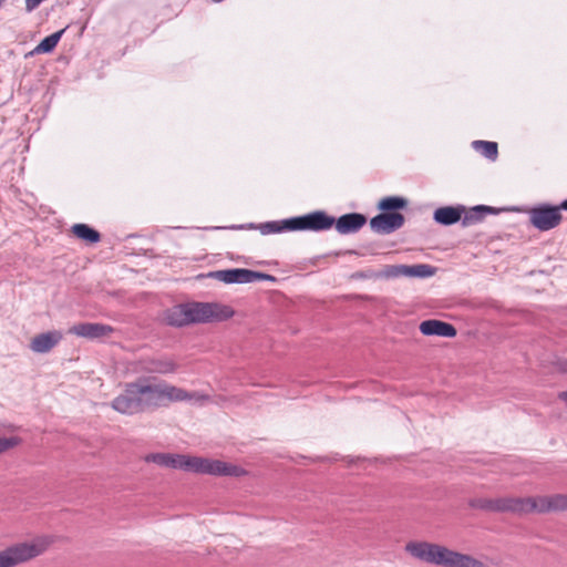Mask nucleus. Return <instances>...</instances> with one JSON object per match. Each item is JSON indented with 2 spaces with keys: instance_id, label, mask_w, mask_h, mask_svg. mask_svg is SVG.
Here are the masks:
<instances>
[{
  "instance_id": "4468645a",
  "label": "nucleus",
  "mask_w": 567,
  "mask_h": 567,
  "mask_svg": "<svg viewBox=\"0 0 567 567\" xmlns=\"http://www.w3.org/2000/svg\"><path fill=\"white\" fill-rule=\"evenodd\" d=\"M367 223V217L359 213H350L334 219L333 225L341 235L359 231Z\"/></svg>"
},
{
  "instance_id": "9b49d317",
  "label": "nucleus",
  "mask_w": 567,
  "mask_h": 567,
  "mask_svg": "<svg viewBox=\"0 0 567 567\" xmlns=\"http://www.w3.org/2000/svg\"><path fill=\"white\" fill-rule=\"evenodd\" d=\"M163 406H168L174 402L190 401L195 404L204 405L210 402V396L202 392H189L183 388L171 384L162 380Z\"/></svg>"
},
{
  "instance_id": "aec40b11",
  "label": "nucleus",
  "mask_w": 567,
  "mask_h": 567,
  "mask_svg": "<svg viewBox=\"0 0 567 567\" xmlns=\"http://www.w3.org/2000/svg\"><path fill=\"white\" fill-rule=\"evenodd\" d=\"M72 233L83 241L95 244L101 239V235L97 230L93 229L86 224H75L72 226Z\"/></svg>"
},
{
  "instance_id": "c756f323",
  "label": "nucleus",
  "mask_w": 567,
  "mask_h": 567,
  "mask_svg": "<svg viewBox=\"0 0 567 567\" xmlns=\"http://www.w3.org/2000/svg\"><path fill=\"white\" fill-rule=\"evenodd\" d=\"M559 369H560L563 372L567 373V359H565V360L560 361V363H559Z\"/></svg>"
},
{
  "instance_id": "39448f33",
  "label": "nucleus",
  "mask_w": 567,
  "mask_h": 567,
  "mask_svg": "<svg viewBox=\"0 0 567 567\" xmlns=\"http://www.w3.org/2000/svg\"><path fill=\"white\" fill-rule=\"evenodd\" d=\"M52 544L48 536L14 543L0 550V567H17L42 555Z\"/></svg>"
},
{
  "instance_id": "1a4fd4ad",
  "label": "nucleus",
  "mask_w": 567,
  "mask_h": 567,
  "mask_svg": "<svg viewBox=\"0 0 567 567\" xmlns=\"http://www.w3.org/2000/svg\"><path fill=\"white\" fill-rule=\"evenodd\" d=\"M178 363L171 357H145L134 362V371L148 374H173L178 370Z\"/></svg>"
},
{
  "instance_id": "b1692460",
  "label": "nucleus",
  "mask_w": 567,
  "mask_h": 567,
  "mask_svg": "<svg viewBox=\"0 0 567 567\" xmlns=\"http://www.w3.org/2000/svg\"><path fill=\"white\" fill-rule=\"evenodd\" d=\"M406 199L398 196H390L382 198L378 204V208L384 210L385 213H392L396 209L406 207Z\"/></svg>"
},
{
  "instance_id": "f03ea898",
  "label": "nucleus",
  "mask_w": 567,
  "mask_h": 567,
  "mask_svg": "<svg viewBox=\"0 0 567 567\" xmlns=\"http://www.w3.org/2000/svg\"><path fill=\"white\" fill-rule=\"evenodd\" d=\"M146 462L155 463L168 468L184 470L198 474L220 476H243L246 471L237 465L219 460H209L198 456H188L171 453H153L145 457Z\"/></svg>"
},
{
  "instance_id": "6ab92c4d",
  "label": "nucleus",
  "mask_w": 567,
  "mask_h": 567,
  "mask_svg": "<svg viewBox=\"0 0 567 567\" xmlns=\"http://www.w3.org/2000/svg\"><path fill=\"white\" fill-rule=\"evenodd\" d=\"M166 321L171 326L175 327L188 326L187 303L177 305L171 308L166 313Z\"/></svg>"
},
{
  "instance_id": "ddd939ff",
  "label": "nucleus",
  "mask_w": 567,
  "mask_h": 567,
  "mask_svg": "<svg viewBox=\"0 0 567 567\" xmlns=\"http://www.w3.org/2000/svg\"><path fill=\"white\" fill-rule=\"evenodd\" d=\"M113 327L99 322H83L70 328L69 333L86 339H100L113 333Z\"/></svg>"
},
{
  "instance_id": "5701e85b",
  "label": "nucleus",
  "mask_w": 567,
  "mask_h": 567,
  "mask_svg": "<svg viewBox=\"0 0 567 567\" xmlns=\"http://www.w3.org/2000/svg\"><path fill=\"white\" fill-rule=\"evenodd\" d=\"M64 33V29L52 33L51 35L44 38L33 50L34 53H49L54 50L58 42L60 41L62 34Z\"/></svg>"
},
{
  "instance_id": "6e6552de",
  "label": "nucleus",
  "mask_w": 567,
  "mask_h": 567,
  "mask_svg": "<svg viewBox=\"0 0 567 567\" xmlns=\"http://www.w3.org/2000/svg\"><path fill=\"white\" fill-rule=\"evenodd\" d=\"M468 506L474 509L492 513H511L522 516V497H473L467 502Z\"/></svg>"
},
{
  "instance_id": "c85d7f7f",
  "label": "nucleus",
  "mask_w": 567,
  "mask_h": 567,
  "mask_svg": "<svg viewBox=\"0 0 567 567\" xmlns=\"http://www.w3.org/2000/svg\"><path fill=\"white\" fill-rule=\"evenodd\" d=\"M43 0H25V10L32 12L35 10Z\"/></svg>"
},
{
  "instance_id": "2f4dec72",
  "label": "nucleus",
  "mask_w": 567,
  "mask_h": 567,
  "mask_svg": "<svg viewBox=\"0 0 567 567\" xmlns=\"http://www.w3.org/2000/svg\"><path fill=\"white\" fill-rule=\"evenodd\" d=\"M559 207H560V210H561V209L567 210V199H566V200H564V202H561V204L559 205Z\"/></svg>"
},
{
  "instance_id": "a211bd4d",
  "label": "nucleus",
  "mask_w": 567,
  "mask_h": 567,
  "mask_svg": "<svg viewBox=\"0 0 567 567\" xmlns=\"http://www.w3.org/2000/svg\"><path fill=\"white\" fill-rule=\"evenodd\" d=\"M463 213L464 206H444L434 212L433 218L437 224L449 226L460 221Z\"/></svg>"
},
{
  "instance_id": "412c9836",
  "label": "nucleus",
  "mask_w": 567,
  "mask_h": 567,
  "mask_svg": "<svg viewBox=\"0 0 567 567\" xmlns=\"http://www.w3.org/2000/svg\"><path fill=\"white\" fill-rule=\"evenodd\" d=\"M404 277L426 278L434 275V267L425 264L408 266L404 265Z\"/></svg>"
},
{
  "instance_id": "393cba45",
  "label": "nucleus",
  "mask_w": 567,
  "mask_h": 567,
  "mask_svg": "<svg viewBox=\"0 0 567 567\" xmlns=\"http://www.w3.org/2000/svg\"><path fill=\"white\" fill-rule=\"evenodd\" d=\"M473 147L475 151H477L480 154L485 156L489 159H495L498 154V146L495 142L489 141H474Z\"/></svg>"
},
{
  "instance_id": "cd10ccee",
  "label": "nucleus",
  "mask_w": 567,
  "mask_h": 567,
  "mask_svg": "<svg viewBox=\"0 0 567 567\" xmlns=\"http://www.w3.org/2000/svg\"><path fill=\"white\" fill-rule=\"evenodd\" d=\"M404 265L390 266L385 270L386 277H400L404 276Z\"/></svg>"
},
{
  "instance_id": "dca6fc26",
  "label": "nucleus",
  "mask_w": 567,
  "mask_h": 567,
  "mask_svg": "<svg viewBox=\"0 0 567 567\" xmlns=\"http://www.w3.org/2000/svg\"><path fill=\"white\" fill-rule=\"evenodd\" d=\"M209 277L225 284H248L251 282V270L245 268L217 270L210 272Z\"/></svg>"
},
{
  "instance_id": "f257e3e1",
  "label": "nucleus",
  "mask_w": 567,
  "mask_h": 567,
  "mask_svg": "<svg viewBox=\"0 0 567 567\" xmlns=\"http://www.w3.org/2000/svg\"><path fill=\"white\" fill-rule=\"evenodd\" d=\"M162 380L143 378L127 382L111 402V408L123 415H136L163 406Z\"/></svg>"
},
{
  "instance_id": "a878e982",
  "label": "nucleus",
  "mask_w": 567,
  "mask_h": 567,
  "mask_svg": "<svg viewBox=\"0 0 567 567\" xmlns=\"http://www.w3.org/2000/svg\"><path fill=\"white\" fill-rule=\"evenodd\" d=\"M21 444L18 436L0 437V454Z\"/></svg>"
},
{
  "instance_id": "2eb2a0df",
  "label": "nucleus",
  "mask_w": 567,
  "mask_h": 567,
  "mask_svg": "<svg viewBox=\"0 0 567 567\" xmlns=\"http://www.w3.org/2000/svg\"><path fill=\"white\" fill-rule=\"evenodd\" d=\"M419 329L424 336L454 338L457 333L453 324L436 319L422 321Z\"/></svg>"
},
{
  "instance_id": "0eeeda50",
  "label": "nucleus",
  "mask_w": 567,
  "mask_h": 567,
  "mask_svg": "<svg viewBox=\"0 0 567 567\" xmlns=\"http://www.w3.org/2000/svg\"><path fill=\"white\" fill-rule=\"evenodd\" d=\"M522 515L567 511V494L522 497Z\"/></svg>"
},
{
  "instance_id": "20e7f679",
  "label": "nucleus",
  "mask_w": 567,
  "mask_h": 567,
  "mask_svg": "<svg viewBox=\"0 0 567 567\" xmlns=\"http://www.w3.org/2000/svg\"><path fill=\"white\" fill-rule=\"evenodd\" d=\"M334 218L322 210H317L303 216L288 218L281 221H268L260 226L262 234H275L285 230H312L321 231L333 226Z\"/></svg>"
},
{
  "instance_id": "423d86ee",
  "label": "nucleus",
  "mask_w": 567,
  "mask_h": 567,
  "mask_svg": "<svg viewBox=\"0 0 567 567\" xmlns=\"http://www.w3.org/2000/svg\"><path fill=\"white\" fill-rule=\"evenodd\" d=\"M188 321L192 323L219 322L234 316V310L217 302H188Z\"/></svg>"
},
{
  "instance_id": "f8f14e48",
  "label": "nucleus",
  "mask_w": 567,
  "mask_h": 567,
  "mask_svg": "<svg viewBox=\"0 0 567 567\" xmlns=\"http://www.w3.org/2000/svg\"><path fill=\"white\" fill-rule=\"evenodd\" d=\"M405 218L401 213H382L370 220L371 229L381 235L394 233L404 225Z\"/></svg>"
},
{
  "instance_id": "4be33fe9",
  "label": "nucleus",
  "mask_w": 567,
  "mask_h": 567,
  "mask_svg": "<svg viewBox=\"0 0 567 567\" xmlns=\"http://www.w3.org/2000/svg\"><path fill=\"white\" fill-rule=\"evenodd\" d=\"M485 213H494V208L484 205L475 206L468 213L465 214L464 218L462 219V225L468 226L477 221H481L484 218Z\"/></svg>"
},
{
  "instance_id": "7c9ffc66",
  "label": "nucleus",
  "mask_w": 567,
  "mask_h": 567,
  "mask_svg": "<svg viewBox=\"0 0 567 567\" xmlns=\"http://www.w3.org/2000/svg\"><path fill=\"white\" fill-rule=\"evenodd\" d=\"M558 398L565 402H567V390L563 391L558 394Z\"/></svg>"
},
{
  "instance_id": "f3484780",
  "label": "nucleus",
  "mask_w": 567,
  "mask_h": 567,
  "mask_svg": "<svg viewBox=\"0 0 567 567\" xmlns=\"http://www.w3.org/2000/svg\"><path fill=\"white\" fill-rule=\"evenodd\" d=\"M62 340V333L60 331H49L35 336L30 348L35 353H47L52 350Z\"/></svg>"
},
{
  "instance_id": "473e14b6",
  "label": "nucleus",
  "mask_w": 567,
  "mask_h": 567,
  "mask_svg": "<svg viewBox=\"0 0 567 567\" xmlns=\"http://www.w3.org/2000/svg\"><path fill=\"white\" fill-rule=\"evenodd\" d=\"M3 2H4V0H0V7L2 6Z\"/></svg>"
},
{
  "instance_id": "7ed1b4c3",
  "label": "nucleus",
  "mask_w": 567,
  "mask_h": 567,
  "mask_svg": "<svg viewBox=\"0 0 567 567\" xmlns=\"http://www.w3.org/2000/svg\"><path fill=\"white\" fill-rule=\"evenodd\" d=\"M404 549L414 559L431 565L443 567H486L483 561L471 555L455 551L434 543L413 540L409 542Z\"/></svg>"
},
{
  "instance_id": "bb28decb",
  "label": "nucleus",
  "mask_w": 567,
  "mask_h": 567,
  "mask_svg": "<svg viewBox=\"0 0 567 567\" xmlns=\"http://www.w3.org/2000/svg\"><path fill=\"white\" fill-rule=\"evenodd\" d=\"M261 280L275 282L276 277H274L272 275L265 274V272L251 270V282L261 281Z\"/></svg>"
},
{
  "instance_id": "9d476101",
  "label": "nucleus",
  "mask_w": 567,
  "mask_h": 567,
  "mask_svg": "<svg viewBox=\"0 0 567 567\" xmlns=\"http://www.w3.org/2000/svg\"><path fill=\"white\" fill-rule=\"evenodd\" d=\"M561 219L559 206L539 205L529 210L530 224L540 231H547L557 227Z\"/></svg>"
}]
</instances>
